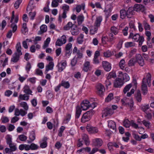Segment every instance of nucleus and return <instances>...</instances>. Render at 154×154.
Here are the masks:
<instances>
[{"label": "nucleus", "mask_w": 154, "mask_h": 154, "mask_svg": "<svg viewBox=\"0 0 154 154\" xmlns=\"http://www.w3.org/2000/svg\"><path fill=\"white\" fill-rule=\"evenodd\" d=\"M133 9L136 11L143 12L145 11V8L142 5L136 4L134 5Z\"/></svg>", "instance_id": "14"}, {"label": "nucleus", "mask_w": 154, "mask_h": 154, "mask_svg": "<svg viewBox=\"0 0 154 154\" xmlns=\"http://www.w3.org/2000/svg\"><path fill=\"white\" fill-rule=\"evenodd\" d=\"M127 12V16L128 18H131L132 17V15L133 13L132 8H129L128 10L126 11Z\"/></svg>", "instance_id": "40"}, {"label": "nucleus", "mask_w": 154, "mask_h": 154, "mask_svg": "<svg viewBox=\"0 0 154 154\" xmlns=\"http://www.w3.org/2000/svg\"><path fill=\"white\" fill-rule=\"evenodd\" d=\"M73 26L72 23L71 22H69L63 28L65 30H69L73 27Z\"/></svg>", "instance_id": "36"}, {"label": "nucleus", "mask_w": 154, "mask_h": 154, "mask_svg": "<svg viewBox=\"0 0 154 154\" xmlns=\"http://www.w3.org/2000/svg\"><path fill=\"white\" fill-rule=\"evenodd\" d=\"M16 48L17 52V54L20 56L22 54V53L21 51V47L20 45V43L19 42L16 44Z\"/></svg>", "instance_id": "28"}, {"label": "nucleus", "mask_w": 154, "mask_h": 154, "mask_svg": "<svg viewBox=\"0 0 154 154\" xmlns=\"http://www.w3.org/2000/svg\"><path fill=\"white\" fill-rule=\"evenodd\" d=\"M103 143L102 140L99 138H96L93 140L94 144L95 146H101Z\"/></svg>", "instance_id": "20"}, {"label": "nucleus", "mask_w": 154, "mask_h": 154, "mask_svg": "<svg viewBox=\"0 0 154 154\" xmlns=\"http://www.w3.org/2000/svg\"><path fill=\"white\" fill-rule=\"evenodd\" d=\"M96 88L97 94L100 97H102L105 90L104 86L100 83H99L96 85Z\"/></svg>", "instance_id": "5"}, {"label": "nucleus", "mask_w": 154, "mask_h": 154, "mask_svg": "<svg viewBox=\"0 0 154 154\" xmlns=\"http://www.w3.org/2000/svg\"><path fill=\"white\" fill-rule=\"evenodd\" d=\"M6 142L7 144L9 145L12 143V139L10 136L9 135H7L6 137Z\"/></svg>", "instance_id": "56"}, {"label": "nucleus", "mask_w": 154, "mask_h": 154, "mask_svg": "<svg viewBox=\"0 0 154 154\" xmlns=\"http://www.w3.org/2000/svg\"><path fill=\"white\" fill-rule=\"evenodd\" d=\"M83 66V70L85 72H87L90 66V62L88 61H85L84 63Z\"/></svg>", "instance_id": "31"}, {"label": "nucleus", "mask_w": 154, "mask_h": 154, "mask_svg": "<svg viewBox=\"0 0 154 154\" xmlns=\"http://www.w3.org/2000/svg\"><path fill=\"white\" fill-rule=\"evenodd\" d=\"M98 28L95 26L94 27H93L90 30L91 34L93 35L95 34L97 31Z\"/></svg>", "instance_id": "60"}, {"label": "nucleus", "mask_w": 154, "mask_h": 154, "mask_svg": "<svg viewBox=\"0 0 154 154\" xmlns=\"http://www.w3.org/2000/svg\"><path fill=\"white\" fill-rule=\"evenodd\" d=\"M72 51L71 50H65V55L67 57H69L71 55Z\"/></svg>", "instance_id": "63"}, {"label": "nucleus", "mask_w": 154, "mask_h": 154, "mask_svg": "<svg viewBox=\"0 0 154 154\" xmlns=\"http://www.w3.org/2000/svg\"><path fill=\"white\" fill-rule=\"evenodd\" d=\"M66 42V36L65 35H63L60 38L57 39L55 45L60 46L65 44Z\"/></svg>", "instance_id": "6"}, {"label": "nucleus", "mask_w": 154, "mask_h": 154, "mask_svg": "<svg viewBox=\"0 0 154 154\" xmlns=\"http://www.w3.org/2000/svg\"><path fill=\"white\" fill-rule=\"evenodd\" d=\"M146 79L143 78V79L141 85V89L142 93L144 95L147 93V84L149 85H150V81L151 80V75L150 74L148 73L146 75Z\"/></svg>", "instance_id": "1"}, {"label": "nucleus", "mask_w": 154, "mask_h": 154, "mask_svg": "<svg viewBox=\"0 0 154 154\" xmlns=\"http://www.w3.org/2000/svg\"><path fill=\"white\" fill-rule=\"evenodd\" d=\"M150 106L148 104L142 106L141 107L142 110L145 113H146L147 110L149 109Z\"/></svg>", "instance_id": "45"}, {"label": "nucleus", "mask_w": 154, "mask_h": 154, "mask_svg": "<svg viewBox=\"0 0 154 154\" xmlns=\"http://www.w3.org/2000/svg\"><path fill=\"white\" fill-rule=\"evenodd\" d=\"M72 34L74 35H77L79 34V30L77 27L75 26V27L73 26L70 31Z\"/></svg>", "instance_id": "25"}, {"label": "nucleus", "mask_w": 154, "mask_h": 154, "mask_svg": "<svg viewBox=\"0 0 154 154\" xmlns=\"http://www.w3.org/2000/svg\"><path fill=\"white\" fill-rule=\"evenodd\" d=\"M84 17L82 15H79L78 17L77 21L79 25L82 24L84 20Z\"/></svg>", "instance_id": "33"}, {"label": "nucleus", "mask_w": 154, "mask_h": 154, "mask_svg": "<svg viewBox=\"0 0 154 154\" xmlns=\"http://www.w3.org/2000/svg\"><path fill=\"white\" fill-rule=\"evenodd\" d=\"M23 91L25 93L32 95V91L30 90L29 86L28 85H25L23 88Z\"/></svg>", "instance_id": "29"}, {"label": "nucleus", "mask_w": 154, "mask_h": 154, "mask_svg": "<svg viewBox=\"0 0 154 154\" xmlns=\"http://www.w3.org/2000/svg\"><path fill=\"white\" fill-rule=\"evenodd\" d=\"M119 74L120 75H122L123 79L124 82H127L129 80V77L126 73H125L123 74V73L122 72L119 71Z\"/></svg>", "instance_id": "22"}, {"label": "nucleus", "mask_w": 154, "mask_h": 154, "mask_svg": "<svg viewBox=\"0 0 154 154\" xmlns=\"http://www.w3.org/2000/svg\"><path fill=\"white\" fill-rule=\"evenodd\" d=\"M104 56L106 58L109 57L112 55V52L109 50L103 53Z\"/></svg>", "instance_id": "44"}, {"label": "nucleus", "mask_w": 154, "mask_h": 154, "mask_svg": "<svg viewBox=\"0 0 154 154\" xmlns=\"http://www.w3.org/2000/svg\"><path fill=\"white\" fill-rule=\"evenodd\" d=\"M66 65V60H62L61 62L58 63L57 66L58 68V71L61 72L65 68Z\"/></svg>", "instance_id": "10"}, {"label": "nucleus", "mask_w": 154, "mask_h": 154, "mask_svg": "<svg viewBox=\"0 0 154 154\" xmlns=\"http://www.w3.org/2000/svg\"><path fill=\"white\" fill-rule=\"evenodd\" d=\"M54 66V63L52 62H50L48 65L46 66L45 72H48L50 70L53 69Z\"/></svg>", "instance_id": "27"}, {"label": "nucleus", "mask_w": 154, "mask_h": 154, "mask_svg": "<svg viewBox=\"0 0 154 154\" xmlns=\"http://www.w3.org/2000/svg\"><path fill=\"white\" fill-rule=\"evenodd\" d=\"M6 54H3L0 57V58L3 59H4L3 58H5V59L4 60L3 63L2 65L3 67H4L5 66L7 63L8 60V58L6 57Z\"/></svg>", "instance_id": "37"}, {"label": "nucleus", "mask_w": 154, "mask_h": 154, "mask_svg": "<svg viewBox=\"0 0 154 154\" xmlns=\"http://www.w3.org/2000/svg\"><path fill=\"white\" fill-rule=\"evenodd\" d=\"M35 74L38 75L42 76L43 75V72L42 70L37 69L35 70Z\"/></svg>", "instance_id": "61"}, {"label": "nucleus", "mask_w": 154, "mask_h": 154, "mask_svg": "<svg viewBox=\"0 0 154 154\" xmlns=\"http://www.w3.org/2000/svg\"><path fill=\"white\" fill-rule=\"evenodd\" d=\"M142 122L146 127L148 128H149L150 126V123L148 121L143 120L142 121Z\"/></svg>", "instance_id": "59"}, {"label": "nucleus", "mask_w": 154, "mask_h": 154, "mask_svg": "<svg viewBox=\"0 0 154 154\" xmlns=\"http://www.w3.org/2000/svg\"><path fill=\"white\" fill-rule=\"evenodd\" d=\"M136 62H137L138 64L140 66H143L144 64V60L140 54H137L135 56Z\"/></svg>", "instance_id": "11"}, {"label": "nucleus", "mask_w": 154, "mask_h": 154, "mask_svg": "<svg viewBox=\"0 0 154 154\" xmlns=\"http://www.w3.org/2000/svg\"><path fill=\"white\" fill-rule=\"evenodd\" d=\"M20 106L23 108L26 111H27L29 109L27 103L25 102H23L20 104Z\"/></svg>", "instance_id": "39"}, {"label": "nucleus", "mask_w": 154, "mask_h": 154, "mask_svg": "<svg viewBox=\"0 0 154 154\" xmlns=\"http://www.w3.org/2000/svg\"><path fill=\"white\" fill-rule=\"evenodd\" d=\"M105 12V15L106 18H108L111 15V9L109 8L108 9L106 10V9L104 10Z\"/></svg>", "instance_id": "46"}, {"label": "nucleus", "mask_w": 154, "mask_h": 154, "mask_svg": "<svg viewBox=\"0 0 154 154\" xmlns=\"http://www.w3.org/2000/svg\"><path fill=\"white\" fill-rule=\"evenodd\" d=\"M119 66L120 68L123 69L125 66V61L124 59H122L119 62Z\"/></svg>", "instance_id": "47"}, {"label": "nucleus", "mask_w": 154, "mask_h": 154, "mask_svg": "<svg viewBox=\"0 0 154 154\" xmlns=\"http://www.w3.org/2000/svg\"><path fill=\"white\" fill-rule=\"evenodd\" d=\"M50 40L51 38L49 37L48 38L46 39L45 41V42L43 46V48H45L48 46V45L50 43Z\"/></svg>", "instance_id": "49"}, {"label": "nucleus", "mask_w": 154, "mask_h": 154, "mask_svg": "<svg viewBox=\"0 0 154 154\" xmlns=\"http://www.w3.org/2000/svg\"><path fill=\"white\" fill-rule=\"evenodd\" d=\"M134 44L132 42H127L125 43V47L127 48L134 46Z\"/></svg>", "instance_id": "55"}, {"label": "nucleus", "mask_w": 154, "mask_h": 154, "mask_svg": "<svg viewBox=\"0 0 154 154\" xmlns=\"http://www.w3.org/2000/svg\"><path fill=\"white\" fill-rule=\"evenodd\" d=\"M60 84L61 86H63L66 88H68L70 87V84L69 82L64 80H62Z\"/></svg>", "instance_id": "30"}, {"label": "nucleus", "mask_w": 154, "mask_h": 154, "mask_svg": "<svg viewBox=\"0 0 154 154\" xmlns=\"http://www.w3.org/2000/svg\"><path fill=\"white\" fill-rule=\"evenodd\" d=\"M114 113L113 110L111 108L109 107L106 108L104 110L102 115V117L110 116Z\"/></svg>", "instance_id": "7"}, {"label": "nucleus", "mask_w": 154, "mask_h": 154, "mask_svg": "<svg viewBox=\"0 0 154 154\" xmlns=\"http://www.w3.org/2000/svg\"><path fill=\"white\" fill-rule=\"evenodd\" d=\"M111 31L114 35H116L119 32V29L115 26H112L111 27Z\"/></svg>", "instance_id": "48"}, {"label": "nucleus", "mask_w": 154, "mask_h": 154, "mask_svg": "<svg viewBox=\"0 0 154 154\" xmlns=\"http://www.w3.org/2000/svg\"><path fill=\"white\" fill-rule=\"evenodd\" d=\"M9 147L10 148H6L5 149V152L6 153H8L9 152H14L16 151L17 149L16 144L14 143L9 144Z\"/></svg>", "instance_id": "8"}, {"label": "nucleus", "mask_w": 154, "mask_h": 154, "mask_svg": "<svg viewBox=\"0 0 154 154\" xmlns=\"http://www.w3.org/2000/svg\"><path fill=\"white\" fill-rule=\"evenodd\" d=\"M136 62V59L134 58H131L128 62V65L129 66H132L134 65Z\"/></svg>", "instance_id": "41"}, {"label": "nucleus", "mask_w": 154, "mask_h": 154, "mask_svg": "<svg viewBox=\"0 0 154 154\" xmlns=\"http://www.w3.org/2000/svg\"><path fill=\"white\" fill-rule=\"evenodd\" d=\"M131 123V121H130L128 119H125L123 122V126L127 128L130 127Z\"/></svg>", "instance_id": "32"}, {"label": "nucleus", "mask_w": 154, "mask_h": 154, "mask_svg": "<svg viewBox=\"0 0 154 154\" xmlns=\"http://www.w3.org/2000/svg\"><path fill=\"white\" fill-rule=\"evenodd\" d=\"M113 98V94L112 93H109L105 99V101L108 102L110 101Z\"/></svg>", "instance_id": "43"}, {"label": "nucleus", "mask_w": 154, "mask_h": 154, "mask_svg": "<svg viewBox=\"0 0 154 154\" xmlns=\"http://www.w3.org/2000/svg\"><path fill=\"white\" fill-rule=\"evenodd\" d=\"M135 97L137 100L139 102H140L142 100V98L140 92V91H137Z\"/></svg>", "instance_id": "34"}, {"label": "nucleus", "mask_w": 154, "mask_h": 154, "mask_svg": "<svg viewBox=\"0 0 154 154\" xmlns=\"http://www.w3.org/2000/svg\"><path fill=\"white\" fill-rule=\"evenodd\" d=\"M29 96L26 94H21L19 96V98L21 100H28L29 99Z\"/></svg>", "instance_id": "38"}, {"label": "nucleus", "mask_w": 154, "mask_h": 154, "mask_svg": "<svg viewBox=\"0 0 154 154\" xmlns=\"http://www.w3.org/2000/svg\"><path fill=\"white\" fill-rule=\"evenodd\" d=\"M120 12L121 18L124 19L127 16L126 11L125 9H122L120 11Z\"/></svg>", "instance_id": "35"}, {"label": "nucleus", "mask_w": 154, "mask_h": 154, "mask_svg": "<svg viewBox=\"0 0 154 154\" xmlns=\"http://www.w3.org/2000/svg\"><path fill=\"white\" fill-rule=\"evenodd\" d=\"M132 38L134 41L139 42V45L141 46L144 41V38L142 36H141L138 34L134 35L131 32H130L128 37V38Z\"/></svg>", "instance_id": "2"}, {"label": "nucleus", "mask_w": 154, "mask_h": 154, "mask_svg": "<svg viewBox=\"0 0 154 154\" xmlns=\"http://www.w3.org/2000/svg\"><path fill=\"white\" fill-rule=\"evenodd\" d=\"M60 8L63 10V12L62 15H59L58 20L61 23L62 18L65 19L66 17V14L69 11V6L66 4H64L60 7Z\"/></svg>", "instance_id": "3"}, {"label": "nucleus", "mask_w": 154, "mask_h": 154, "mask_svg": "<svg viewBox=\"0 0 154 154\" xmlns=\"http://www.w3.org/2000/svg\"><path fill=\"white\" fill-rule=\"evenodd\" d=\"M22 28L23 29L22 30V32L25 35L28 32V31L26 23H23Z\"/></svg>", "instance_id": "42"}, {"label": "nucleus", "mask_w": 154, "mask_h": 154, "mask_svg": "<svg viewBox=\"0 0 154 154\" xmlns=\"http://www.w3.org/2000/svg\"><path fill=\"white\" fill-rule=\"evenodd\" d=\"M78 60H79L77 59L75 57H74L71 60V65L73 66H75Z\"/></svg>", "instance_id": "64"}, {"label": "nucleus", "mask_w": 154, "mask_h": 154, "mask_svg": "<svg viewBox=\"0 0 154 154\" xmlns=\"http://www.w3.org/2000/svg\"><path fill=\"white\" fill-rule=\"evenodd\" d=\"M83 38L84 35L82 34H81L77 38V41L78 43L81 44L82 43L83 41Z\"/></svg>", "instance_id": "53"}, {"label": "nucleus", "mask_w": 154, "mask_h": 154, "mask_svg": "<svg viewBox=\"0 0 154 154\" xmlns=\"http://www.w3.org/2000/svg\"><path fill=\"white\" fill-rule=\"evenodd\" d=\"M89 103V101L87 100L83 101L81 104V107L83 110H86L90 107Z\"/></svg>", "instance_id": "15"}, {"label": "nucleus", "mask_w": 154, "mask_h": 154, "mask_svg": "<svg viewBox=\"0 0 154 154\" xmlns=\"http://www.w3.org/2000/svg\"><path fill=\"white\" fill-rule=\"evenodd\" d=\"M22 0H17L14 4V8L16 9L19 8L20 5L22 2Z\"/></svg>", "instance_id": "52"}, {"label": "nucleus", "mask_w": 154, "mask_h": 154, "mask_svg": "<svg viewBox=\"0 0 154 154\" xmlns=\"http://www.w3.org/2000/svg\"><path fill=\"white\" fill-rule=\"evenodd\" d=\"M124 84L122 80L119 78H116L114 82V86L116 88H120Z\"/></svg>", "instance_id": "12"}, {"label": "nucleus", "mask_w": 154, "mask_h": 154, "mask_svg": "<svg viewBox=\"0 0 154 154\" xmlns=\"http://www.w3.org/2000/svg\"><path fill=\"white\" fill-rule=\"evenodd\" d=\"M94 113V111L92 109L87 111L82 116L81 122L83 123H85L89 121Z\"/></svg>", "instance_id": "4"}, {"label": "nucleus", "mask_w": 154, "mask_h": 154, "mask_svg": "<svg viewBox=\"0 0 154 154\" xmlns=\"http://www.w3.org/2000/svg\"><path fill=\"white\" fill-rule=\"evenodd\" d=\"M51 6L53 8H56L59 5V3L56 1V0H52Z\"/></svg>", "instance_id": "58"}, {"label": "nucleus", "mask_w": 154, "mask_h": 154, "mask_svg": "<svg viewBox=\"0 0 154 154\" xmlns=\"http://www.w3.org/2000/svg\"><path fill=\"white\" fill-rule=\"evenodd\" d=\"M108 126L110 128L115 130L116 129V124L113 121L110 120L108 121Z\"/></svg>", "instance_id": "23"}, {"label": "nucleus", "mask_w": 154, "mask_h": 154, "mask_svg": "<svg viewBox=\"0 0 154 154\" xmlns=\"http://www.w3.org/2000/svg\"><path fill=\"white\" fill-rule=\"evenodd\" d=\"M65 128L64 126H61L59 130V132L58 134V135L61 137L62 136V133L64 130Z\"/></svg>", "instance_id": "51"}, {"label": "nucleus", "mask_w": 154, "mask_h": 154, "mask_svg": "<svg viewBox=\"0 0 154 154\" xmlns=\"http://www.w3.org/2000/svg\"><path fill=\"white\" fill-rule=\"evenodd\" d=\"M132 135L133 137L136 140L139 141L141 140L140 137L137 134L134 133Z\"/></svg>", "instance_id": "62"}, {"label": "nucleus", "mask_w": 154, "mask_h": 154, "mask_svg": "<svg viewBox=\"0 0 154 154\" xmlns=\"http://www.w3.org/2000/svg\"><path fill=\"white\" fill-rule=\"evenodd\" d=\"M103 67L104 69L107 72L110 70L111 69V64L106 61H103L102 63Z\"/></svg>", "instance_id": "13"}, {"label": "nucleus", "mask_w": 154, "mask_h": 154, "mask_svg": "<svg viewBox=\"0 0 154 154\" xmlns=\"http://www.w3.org/2000/svg\"><path fill=\"white\" fill-rule=\"evenodd\" d=\"M47 30V27L45 25H42L40 27V30L38 32V35H41L46 32Z\"/></svg>", "instance_id": "19"}, {"label": "nucleus", "mask_w": 154, "mask_h": 154, "mask_svg": "<svg viewBox=\"0 0 154 154\" xmlns=\"http://www.w3.org/2000/svg\"><path fill=\"white\" fill-rule=\"evenodd\" d=\"M86 128L87 131L90 134H95L98 131L97 128L93 127L89 125H88Z\"/></svg>", "instance_id": "9"}, {"label": "nucleus", "mask_w": 154, "mask_h": 154, "mask_svg": "<svg viewBox=\"0 0 154 154\" xmlns=\"http://www.w3.org/2000/svg\"><path fill=\"white\" fill-rule=\"evenodd\" d=\"M20 57V56L17 54V53H15L12 55L11 61L14 63H17L19 60Z\"/></svg>", "instance_id": "16"}, {"label": "nucleus", "mask_w": 154, "mask_h": 154, "mask_svg": "<svg viewBox=\"0 0 154 154\" xmlns=\"http://www.w3.org/2000/svg\"><path fill=\"white\" fill-rule=\"evenodd\" d=\"M82 139L84 140L85 144L86 145H89L90 142L87 135L83 134H82Z\"/></svg>", "instance_id": "18"}, {"label": "nucleus", "mask_w": 154, "mask_h": 154, "mask_svg": "<svg viewBox=\"0 0 154 154\" xmlns=\"http://www.w3.org/2000/svg\"><path fill=\"white\" fill-rule=\"evenodd\" d=\"M30 149L32 150H35L37 149L39 146L37 145L34 143H31L30 145Z\"/></svg>", "instance_id": "54"}, {"label": "nucleus", "mask_w": 154, "mask_h": 154, "mask_svg": "<svg viewBox=\"0 0 154 154\" xmlns=\"http://www.w3.org/2000/svg\"><path fill=\"white\" fill-rule=\"evenodd\" d=\"M116 77L115 72L112 71L109 72L106 75V78L107 80H109L112 78H114Z\"/></svg>", "instance_id": "24"}, {"label": "nucleus", "mask_w": 154, "mask_h": 154, "mask_svg": "<svg viewBox=\"0 0 154 154\" xmlns=\"http://www.w3.org/2000/svg\"><path fill=\"white\" fill-rule=\"evenodd\" d=\"M102 20V18L101 16H99L96 17V20L94 23L95 26L98 28L100 25L101 22Z\"/></svg>", "instance_id": "17"}, {"label": "nucleus", "mask_w": 154, "mask_h": 154, "mask_svg": "<svg viewBox=\"0 0 154 154\" xmlns=\"http://www.w3.org/2000/svg\"><path fill=\"white\" fill-rule=\"evenodd\" d=\"M35 138V134L33 131H32L29 136L30 140H27V143H30L33 141Z\"/></svg>", "instance_id": "26"}, {"label": "nucleus", "mask_w": 154, "mask_h": 154, "mask_svg": "<svg viewBox=\"0 0 154 154\" xmlns=\"http://www.w3.org/2000/svg\"><path fill=\"white\" fill-rule=\"evenodd\" d=\"M18 137L20 140L22 141H25L27 139V137L23 134L19 135Z\"/></svg>", "instance_id": "57"}, {"label": "nucleus", "mask_w": 154, "mask_h": 154, "mask_svg": "<svg viewBox=\"0 0 154 154\" xmlns=\"http://www.w3.org/2000/svg\"><path fill=\"white\" fill-rule=\"evenodd\" d=\"M82 112V109L80 107L77 106L76 108L75 118L76 119L79 118Z\"/></svg>", "instance_id": "21"}, {"label": "nucleus", "mask_w": 154, "mask_h": 154, "mask_svg": "<svg viewBox=\"0 0 154 154\" xmlns=\"http://www.w3.org/2000/svg\"><path fill=\"white\" fill-rule=\"evenodd\" d=\"M131 86L132 85L131 84H129L126 86L123 89L124 93V94L126 93L129 90Z\"/></svg>", "instance_id": "50"}]
</instances>
